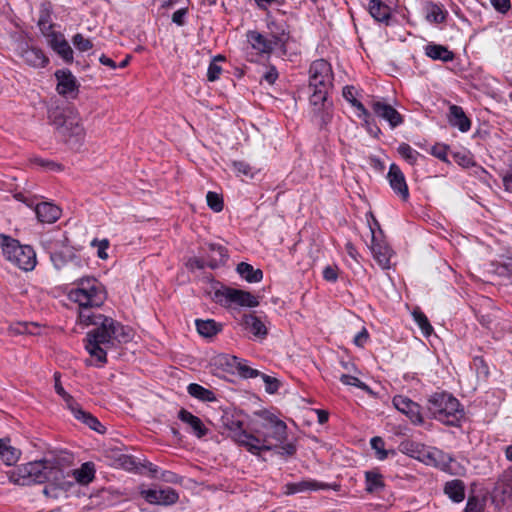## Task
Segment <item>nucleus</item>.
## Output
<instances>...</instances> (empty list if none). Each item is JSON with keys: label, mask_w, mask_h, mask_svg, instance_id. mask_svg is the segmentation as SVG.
I'll return each mask as SVG.
<instances>
[{"label": "nucleus", "mask_w": 512, "mask_h": 512, "mask_svg": "<svg viewBox=\"0 0 512 512\" xmlns=\"http://www.w3.org/2000/svg\"><path fill=\"white\" fill-rule=\"evenodd\" d=\"M68 296L72 302L78 304V323L86 327L95 326V329L86 335L85 348L101 365L107 362L106 355L109 350L115 348L117 344L132 340V329L95 310L101 307L107 298L104 285L96 278H80Z\"/></svg>", "instance_id": "nucleus-1"}, {"label": "nucleus", "mask_w": 512, "mask_h": 512, "mask_svg": "<svg viewBox=\"0 0 512 512\" xmlns=\"http://www.w3.org/2000/svg\"><path fill=\"white\" fill-rule=\"evenodd\" d=\"M231 438L244 446L249 452L259 455L262 451L276 450L281 456H292L296 452L293 443L287 440V425L272 414H266L254 433L242 429L240 421L232 422L229 426Z\"/></svg>", "instance_id": "nucleus-2"}, {"label": "nucleus", "mask_w": 512, "mask_h": 512, "mask_svg": "<svg viewBox=\"0 0 512 512\" xmlns=\"http://www.w3.org/2000/svg\"><path fill=\"white\" fill-rule=\"evenodd\" d=\"M7 477L11 483L18 486L47 482L43 493L54 499L59 498L72 485L54 458H44L17 466L7 472Z\"/></svg>", "instance_id": "nucleus-3"}, {"label": "nucleus", "mask_w": 512, "mask_h": 512, "mask_svg": "<svg viewBox=\"0 0 512 512\" xmlns=\"http://www.w3.org/2000/svg\"><path fill=\"white\" fill-rule=\"evenodd\" d=\"M49 120L70 149L79 150L82 147L86 130L77 110L69 107L52 109L49 112Z\"/></svg>", "instance_id": "nucleus-4"}, {"label": "nucleus", "mask_w": 512, "mask_h": 512, "mask_svg": "<svg viewBox=\"0 0 512 512\" xmlns=\"http://www.w3.org/2000/svg\"><path fill=\"white\" fill-rule=\"evenodd\" d=\"M334 75L330 63L324 59L314 61L309 68V88L311 105H318L326 100L333 87Z\"/></svg>", "instance_id": "nucleus-5"}, {"label": "nucleus", "mask_w": 512, "mask_h": 512, "mask_svg": "<svg viewBox=\"0 0 512 512\" xmlns=\"http://www.w3.org/2000/svg\"><path fill=\"white\" fill-rule=\"evenodd\" d=\"M428 410L435 419L447 425H456L463 417L459 401L445 392H436L429 397Z\"/></svg>", "instance_id": "nucleus-6"}, {"label": "nucleus", "mask_w": 512, "mask_h": 512, "mask_svg": "<svg viewBox=\"0 0 512 512\" xmlns=\"http://www.w3.org/2000/svg\"><path fill=\"white\" fill-rule=\"evenodd\" d=\"M0 246L6 260L24 271L35 268L37 260L34 249L29 245H21L18 240L1 234Z\"/></svg>", "instance_id": "nucleus-7"}, {"label": "nucleus", "mask_w": 512, "mask_h": 512, "mask_svg": "<svg viewBox=\"0 0 512 512\" xmlns=\"http://www.w3.org/2000/svg\"><path fill=\"white\" fill-rule=\"evenodd\" d=\"M370 217L373 220V224L369 222V230L371 233V244L369 248L379 266L383 269H388L390 267L392 251L384 241L383 231L380 229L379 223L373 215H370Z\"/></svg>", "instance_id": "nucleus-8"}, {"label": "nucleus", "mask_w": 512, "mask_h": 512, "mask_svg": "<svg viewBox=\"0 0 512 512\" xmlns=\"http://www.w3.org/2000/svg\"><path fill=\"white\" fill-rule=\"evenodd\" d=\"M215 300L223 306L237 304L242 307H257L259 305L258 297L248 291L225 287L215 292Z\"/></svg>", "instance_id": "nucleus-9"}, {"label": "nucleus", "mask_w": 512, "mask_h": 512, "mask_svg": "<svg viewBox=\"0 0 512 512\" xmlns=\"http://www.w3.org/2000/svg\"><path fill=\"white\" fill-rule=\"evenodd\" d=\"M424 464L433 466L452 475H463L465 468L457 463L449 454L436 447H429Z\"/></svg>", "instance_id": "nucleus-10"}, {"label": "nucleus", "mask_w": 512, "mask_h": 512, "mask_svg": "<svg viewBox=\"0 0 512 512\" xmlns=\"http://www.w3.org/2000/svg\"><path fill=\"white\" fill-rule=\"evenodd\" d=\"M140 495L149 504L153 505H172L179 499L178 493L170 487L141 488Z\"/></svg>", "instance_id": "nucleus-11"}, {"label": "nucleus", "mask_w": 512, "mask_h": 512, "mask_svg": "<svg viewBox=\"0 0 512 512\" xmlns=\"http://www.w3.org/2000/svg\"><path fill=\"white\" fill-rule=\"evenodd\" d=\"M51 261L54 267L58 270L66 268L67 275L72 278L76 276V268H82L84 264L81 259L74 253L68 252H55L51 255Z\"/></svg>", "instance_id": "nucleus-12"}, {"label": "nucleus", "mask_w": 512, "mask_h": 512, "mask_svg": "<svg viewBox=\"0 0 512 512\" xmlns=\"http://www.w3.org/2000/svg\"><path fill=\"white\" fill-rule=\"evenodd\" d=\"M57 78V92L65 97L75 98L78 93V83L69 70H59L55 73Z\"/></svg>", "instance_id": "nucleus-13"}, {"label": "nucleus", "mask_w": 512, "mask_h": 512, "mask_svg": "<svg viewBox=\"0 0 512 512\" xmlns=\"http://www.w3.org/2000/svg\"><path fill=\"white\" fill-rule=\"evenodd\" d=\"M395 408L405 414L414 424H421L423 418L420 413V407L408 397L398 395L393 398Z\"/></svg>", "instance_id": "nucleus-14"}, {"label": "nucleus", "mask_w": 512, "mask_h": 512, "mask_svg": "<svg viewBox=\"0 0 512 512\" xmlns=\"http://www.w3.org/2000/svg\"><path fill=\"white\" fill-rule=\"evenodd\" d=\"M372 109L378 117L386 120L392 128H395L403 122L400 113L389 104L381 101H373Z\"/></svg>", "instance_id": "nucleus-15"}, {"label": "nucleus", "mask_w": 512, "mask_h": 512, "mask_svg": "<svg viewBox=\"0 0 512 512\" xmlns=\"http://www.w3.org/2000/svg\"><path fill=\"white\" fill-rule=\"evenodd\" d=\"M391 188L404 200L409 196L408 186L404 174L396 164H391L387 174Z\"/></svg>", "instance_id": "nucleus-16"}, {"label": "nucleus", "mask_w": 512, "mask_h": 512, "mask_svg": "<svg viewBox=\"0 0 512 512\" xmlns=\"http://www.w3.org/2000/svg\"><path fill=\"white\" fill-rule=\"evenodd\" d=\"M48 43L51 48L66 62H71L73 60L72 48L62 34L52 32L48 35Z\"/></svg>", "instance_id": "nucleus-17"}, {"label": "nucleus", "mask_w": 512, "mask_h": 512, "mask_svg": "<svg viewBox=\"0 0 512 512\" xmlns=\"http://www.w3.org/2000/svg\"><path fill=\"white\" fill-rule=\"evenodd\" d=\"M241 324L256 338L264 339L268 334V329L264 322L253 313L243 315Z\"/></svg>", "instance_id": "nucleus-18"}, {"label": "nucleus", "mask_w": 512, "mask_h": 512, "mask_svg": "<svg viewBox=\"0 0 512 512\" xmlns=\"http://www.w3.org/2000/svg\"><path fill=\"white\" fill-rule=\"evenodd\" d=\"M429 447L416 441L405 440L399 444V451L424 463Z\"/></svg>", "instance_id": "nucleus-19"}, {"label": "nucleus", "mask_w": 512, "mask_h": 512, "mask_svg": "<svg viewBox=\"0 0 512 512\" xmlns=\"http://www.w3.org/2000/svg\"><path fill=\"white\" fill-rule=\"evenodd\" d=\"M22 452L10 443V439H0V460L7 466L15 465L21 458Z\"/></svg>", "instance_id": "nucleus-20"}, {"label": "nucleus", "mask_w": 512, "mask_h": 512, "mask_svg": "<svg viewBox=\"0 0 512 512\" xmlns=\"http://www.w3.org/2000/svg\"><path fill=\"white\" fill-rule=\"evenodd\" d=\"M34 210L38 220L42 223H54L61 215L60 208L48 202L37 204Z\"/></svg>", "instance_id": "nucleus-21"}, {"label": "nucleus", "mask_w": 512, "mask_h": 512, "mask_svg": "<svg viewBox=\"0 0 512 512\" xmlns=\"http://www.w3.org/2000/svg\"><path fill=\"white\" fill-rule=\"evenodd\" d=\"M496 497H500L503 502L512 503V469L506 470L495 488Z\"/></svg>", "instance_id": "nucleus-22"}, {"label": "nucleus", "mask_w": 512, "mask_h": 512, "mask_svg": "<svg viewBox=\"0 0 512 512\" xmlns=\"http://www.w3.org/2000/svg\"><path fill=\"white\" fill-rule=\"evenodd\" d=\"M247 38L252 48L259 53H271L277 46L273 43L272 39L265 37L257 31H250Z\"/></svg>", "instance_id": "nucleus-23"}, {"label": "nucleus", "mask_w": 512, "mask_h": 512, "mask_svg": "<svg viewBox=\"0 0 512 512\" xmlns=\"http://www.w3.org/2000/svg\"><path fill=\"white\" fill-rule=\"evenodd\" d=\"M178 417L182 422L186 423L191 428L192 432L198 438H202L207 434L208 429L205 427L202 420L189 411L181 409L178 413Z\"/></svg>", "instance_id": "nucleus-24"}, {"label": "nucleus", "mask_w": 512, "mask_h": 512, "mask_svg": "<svg viewBox=\"0 0 512 512\" xmlns=\"http://www.w3.org/2000/svg\"><path fill=\"white\" fill-rule=\"evenodd\" d=\"M22 59L35 68L44 67L48 59L43 52L35 47H26L21 50Z\"/></svg>", "instance_id": "nucleus-25"}, {"label": "nucleus", "mask_w": 512, "mask_h": 512, "mask_svg": "<svg viewBox=\"0 0 512 512\" xmlns=\"http://www.w3.org/2000/svg\"><path fill=\"white\" fill-rule=\"evenodd\" d=\"M271 39L277 48H284L289 39V31L284 23L271 21L268 25Z\"/></svg>", "instance_id": "nucleus-26"}, {"label": "nucleus", "mask_w": 512, "mask_h": 512, "mask_svg": "<svg viewBox=\"0 0 512 512\" xmlns=\"http://www.w3.org/2000/svg\"><path fill=\"white\" fill-rule=\"evenodd\" d=\"M450 124L457 127L462 132H467L470 129V120L465 116L461 107L452 105L450 106Z\"/></svg>", "instance_id": "nucleus-27"}, {"label": "nucleus", "mask_w": 512, "mask_h": 512, "mask_svg": "<svg viewBox=\"0 0 512 512\" xmlns=\"http://www.w3.org/2000/svg\"><path fill=\"white\" fill-rule=\"evenodd\" d=\"M342 95L349 103H351L352 106L360 111L359 116L363 117L365 123L368 125L370 114L364 105L356 99V89L353 86H345L343 88Z\"/></svg>", "instance_id": "nucleus-28"}, {"label": "nucleus", "mask_w": 512, "mask_h": 512, "mask_svg": "<svg viewBox=\"0 0 512 512\" xmlns=\"http://www.w3.org/2000/svg\"><path fill=\"white\" fill-rule=\"evenodd\" d=\"M326 488V485L319 484L316 481L312 480H305L298 483H289L285 485V494L286 495H292L308 490H318V489H324Z\"/></svg>", "instance_id": "nucleus-29"}, {"label": "nucleus", "mask_w": 512, "mask_h": 512, "mask_svg": "<svg viewBox=\"0 0 512 512\" xmlns=\"http://www.w3.org/2000/svg\"><path fill=\"white\" fill-rule=\"evenodd\" d=\"M445 494L454 502H461L465 498V485L461 480L449 481L444 487Z\"/></svg>", "instance_id": "nucleus-30"}, {"label": "nucleus", "mask_w": 512, "mask_h": 512, "mask_svg": "<svg viewBox=\"0 0 512 512\" xmlns=\"http://www.w3.org/2000/svg\"><path fill=\"white\" fill-rule=\"evenodd\" d=\"M425 53L433 60H441L443 62L451 61L454 58L453 52L449 51L446 47L437 44L427 45Z\"/></svg>", "instance_id": "nucleus-31"}, {"label": "nucleus", "mask_w": 512, "mask_h": 512, "mask_svg": "<svg viewBox=\"0 0 512 512\" xmlns=\"http://www.w3.org/2000/svg\"><path fill=\"white\" fill-rule=\"evenodd\" d=\"M95 474L94 465L91 462H86L80 468L73 470V478L80 484L90 483Z\"/></svg>", "instance_id": "nucleus-32"}, {"label": "nucleus", "mask_w": 512, "mask_h": 512, "mask_svg": "<svg viewBox=\"0 0 512 512\" xmlns=\"http://www.w3.org/2000/svg\"><path fill=\"white\" fill-rule=\"evenodd\" d=\"M237 272L250 283L259 282L263 278V273L260 269H254L250 264L245 262H241L237 265Z\"/></svg>", "instance_id": "nucleus-33"}, {"label": "nucleus", "mask_w": 512, "mask_h": 512, "mask_svg": "<svg viewBox=\"0 0 512 512\" xmlns=\"http://www.w3.org/2000/svg\"><path fill=\"white\" fill-rule=\"evenodd\" d=\"M197 331L204 337H213L221 331L222 325L215 322L214 320H196L195 321Z\"/></svg>", "instance_id": "nucleus-34"}, {"label": "nucleus", "mask_w": 512, "mask_h": 512, "mask_svg": "<svg viewBox=\"0 0 512 512\" xmlns=\"http://www.w3.org/2000/svg\"><path fill=\"white\" fill-rule=\"evenodd\" d=\"M70 410L74 414L76 419L81 420L91 429L100 432V427H102L100 422L89 413L83 411L77 403L74 404V408H70Z\"/></svg>", "instance_id": "nucleus-35"}, {"label": "nucleus", "mask_w": 512, "mask_h": 512, "mask_svg": "<svg viewBox=\"0 0 512 512\" xmlns=\"http://www.w3.org/2000/svg\"><path fill=\"white\" fill-rule=\"evenodd\" d=\"M369 12L379 22L386 21L390 15L389 7L380 0H371L369 2Z\"/></svg>", "instance_id": "nucleus-36"}, {"label": "nucleus", "mask_w": 512, "mask_h": 512, "mask_svg": "<svg viewBox=\"0 0 512 512\" xmlns=\"http://www.w3.org/2000/svg\"><path fill=\"white\" fill-rule=\"evenodd\" d=\"M187 391L192 397L202 401L212 402L216 400V396L211 390L196 383L190 384L187 387Z\"/></svg>", "instance_id": "nucleus-37"}, {"label": "nucleus", "mask_w": 512, "mask_h": 512, "mask_svg": "<svg viewBox=\"0 0 512 512\" xmlns=\"http://www.w3.org/2000/svg\"><path fill=\"white\" fill-rule=\"evenodd\" d=\"M312 106H313L314 114L320 118L321 123L323 125L328 124L332 117V114H331L332 104L329 103L326 99L323 101V103L318 104V105H312Z\"/></svg>", "instance_id": "nucleus-38"}, {"label": "nucleus", "mask_w": 512, "mask_h": 512, "mask_svg": "<svg viewBox=\"0 0 512 512\" xmlns=\"http://www.w3.org/2000/svg\"><path fill=\"white\" fill-rule=\"evenodd\" d=\"M9 332L13 335L20 334H38V325L36 323L19 322L9 327Z\"/></svg>", "instance_id": "nucleus-39"}, {"label": "nucleus", "mask_w": 512, "mask_h": 512, "mask_svg": "<svg viewBox=\"0 0 512 512\" xmlns=\"http://www.w3.org/2000/svg\"><path fill=\"white\" fill-rule=\"evenodd\" d=\"M231 360V366L235 367L242 377L254 378L260 375L258 370L251 368L245 362L240 361L237 357H232Z\"/></svg>", "instance_id": "nucleus-40"}, {"label": "nucleus", "mask_w": 512, "mask_h": 512, "mask_svg": "<svg viewBox=\"0 0 512 512\" xmlns=\"http://www.w3.org/2000/svg\"><path fill=\"white\" fill-rule=\"evenodd\" d=\"M426 19L433 23H442L445 20V12L436 4L429 3L425 6Z\"/></svg>", "instance_id": "nucleus-41"}, {"label": "nucleus", "mask_w": 512, "mask_h": 512, "mask_svg": "<svg viewBox=\"0 0 512 512\" xmlns=\"http://www.w3.org/2000/svg\"><path fill=\"white\" fill-rule=\"evenodd\" d=\"M384 487L382 476L376 472H366V490L370 493L378 492Z\"/></svg>", "instance_id": "nucleus-42"}, {"label": "nucleus", "mask_w": 512, "mask_h": 512, "mask_svg": "<svg viewBox=\"0 0 512 512\" xmlns=\"http://www.w3.org/2000/svg\"><path fill=\"white\" fill-rule=\"evenodd\" d=\"M412 316L418 324L424 336L429 337L433 333V327L429 323L427 317L420 310H414Z\"/></svg>", "instance_id": "nucleus-43"}, {"label": "nucleus", "mask_w": 512, "mask_h": 512, "mask_svg": "<svg viewBox=\"0 0 512 512\" xmlns=\"http://www.w3.org/2000/svg\"><path fill=\"white\" fill-rule=\"evenodd\" d=\"M398 153L411 165H413L418 157V152L406 143H402L398 147Z\"/></svg>", "instance_id": "nucleus-44"}, {"label": "nucleus", "mask_w": 512, "mask_h": 512, "mask_svg": "<svg viewBox=\"0 0 512 512\" xmlns=\"http://www.w3.org/2000/svg\"><path fill=\"white\" fill-rule=\"evenodd\" d=\"M209 248L215 254V257H213L211 262L209 263V266L214 268L218 266V264L223 263L225 261V259L227 258V253L223 247L217 246L215 244H210Z\"/></svg>", "instance_id": "nucleus-45"}, {"label": "nucleus", "mask_w": 512, "mask_h": 512, "mask_svg": "<svg viewBox=\"0 0 512 512\" xmlns=\"http://www.w3.org/2000/svg\"><path fill=\"white\" fill-rule=\"evenodd\" d=\"M54 379H55L54 386H55V390H56L57 394L63 398V400L66 402V405L69 409L74 408V404H76V402L74 401L73 397L71 395H69L62 387L59 374L56 373L54 375Z\"/></svg>", "instance_id": "nucleus-46"}, {"label": "nucleus", "mask_w": 512, "mask_h": 512, "mask_svg": "<svg viewBox=\"0 0 512 512\" xmlns=\"http://www.w3.org/2000/svg\"><path fill=\"white\" fill-rule=\"evenodd\" d=\"M207 205L215 212H220L223 209L222 197L212 191H209L206 195Z\"/></svg>", "instance_id": "nucleus-47"}, {"label": "nucleus", "mask_w": 512, "mask_h": 512, "mask_svg": "<svg viewBox=\"0 0 512 512\" xmlns=\"http://www.w3.org/2000/svg\"><path fill=\"white\" fill-rule=\"evenodd\" d=\"M72 43L81 52L88 51L93 47L92 42L79 33L74 35Z\"/></svg>", "instance_id": "nucleus-48"}, {"label": "nucleus", "mask_w": 512, "mask_h": 512, "mask_svg": "<svg viewBox=\"0 0 512 512\" xmlns=\"http://www.w3.org/2000/svg\"><path fill=\"white\" fill-rule=\"evenodd\" d=\"M340 381L345 384V385H351V386H356L368 393H371V390L370 388L365 384L363 383L362 381H360L357 377H354V376H351V375H347V374H343L341 375L340 377Z\"/></svg>", "instance_id": "nucleus-49"}, {"label": "nucleus", "mask_w": 512, "mask_h": 512, "mask_svg": "<svg viewBox=\"0 0 512 512\" xmlns=\"http://www.w3.org/2000/svg\"><path fill=\"white\" fill-rule=\"evenodd\" d=\"M371 446L376 451V455L379 460L387 458L388 451L384 449V441L381 437H373L371 439Z\"/></svg>", "instance_id": "nucleus-50"}, {"label": "nucleus", "mask_w": 512, "mask_h": 512, "mask_svg": "<svg viewBox=\"0 0 512 512\" xmlns=\"http://www.w3.org/2000/svg\"><path fill=\"white\" fill-rule=\"evenodd\" d=\"M91 245L94 247H97V255L100 259L105 260L108 258V254H107L106 250L109 247V242L107 239H103V240L94 239L91 242Z\"/></svg>", "instance_id": "nucleus-51"}, {"label": "nucleus", "mask_w": 512, "mask_h": 512, "mask_svg": "<svg viewBox=\"0 0 512 512\" xmlns=\"http://www.w3.org/2000/svg\"><path fill=\"white\" fill-rule=\"evenodd\" d=\"M262 379L266 385L265 389L268 393H275L279 388V381L276 378L262 374Z\"/></svg>", "instance_id": "nucleus-52"}, {"label": "nucleus", "mask_w": 512, "mask_h": 512, "mask_svg": "<svg viewBox=\"0 0 512 512\" xmlns=\"http://www.w3.org/2000/svg\"><path fill=\"white\" fill-rule=\"evenodd\" d=\"M222 68L215 62H211L208 71H207V78L209 81H215L219 78L221 74Z\"/></svg>", "instance_id": "nucleus-53"}, {"label": "nucleus", "mask_w": 512, "mask_h": 512, "mask_svg": "<svg viewBox=\"0 0 512 512\" xmlns=\"http://www.w3.org/2000/svg\"><path fill=\"white\" fill-rule=\"evenodd\" d=\"M369 339V333L366 328L362 330L354 337V344L358 347H363Z\"/></svg>", "instance_id": "nucleus-54"}, {"label": "nucleus", "mask_w": 512, "mask_h": 512, "mask_svg": "<svg viewBox=\"0 0 512 512\" xmlns=\"http://www.w3.org/2000/svg\"><path fill=\"white\" fill-rule=\"evenodd\" d=\"M483 506L476 498H469L465 512H482Z\"/></svg>", "instance_id": "nucleus-55"}, {"label": "nucleus", "mask_w": 512, "mask_h": 512, "mask_svg": "<svg viewBox=\"0 0 512 512\" xmlns=\"http://www.w3.org/2000/svg\"><path fill=\"white\" fill-rule=\"evenodd\" d=\"M160 479L167 483L177 484L181 482V477L171 471H164L161 473Z\"/></svg>", "instance_id": "nucleus-56"}, {"label": "nucleus", "mask_w": 512, "mask_h": 512, "mask_svg": "<svg viewBox=\"0 0 512 512\" xmlns=\"http://www.w3.org/2000/svg\"><path fill=\"white\" fill-rule=\"evenodd\" d=\"M432 155L442 161H447V148L444 145H435L431 149Z\"/></svg>", "instance_id": "nucleus-57"}, {"label": "nucleus", "mask_w": 512, "mask_h": 512, "mask_svg": "<svg viewBox=\"0 0 512 512\" xmlns=\"http://www.w3.org/2000/svg\"><path fill=\"white\" fill-rule=\"evenodd\" d=\"M233 167L237 172L243 175L252 176L251 167L243 161L233 162Z\"/></svg>", "instance_id": "nucleus-58"}, {"label": "nucleus", "mask_w": 512, "mask_h": 512, "mask_svg": "<svg viewBox=\"0 0 512 512\" xmlns=\"http://www.w3.org/2000/svg\"><path fill=\"white\" fill-rule=\"evenodd\" d=\"M323 277L325 280L334 282L337 280L338 277V269L333 266H327L323 270Z\"/></svg>", "instance_id": "nucleus-59"}, {"label": "nucleus", "mask_w": 512, "mask_h": 512, "mask_svg": "<svg viewBox=\"0 0 512 512\" xmlns=\"http://www.w3.org/2000/svg\"><path fill=\"white\" fill-rule=\"evenodd\" d=\"M491 4L501 13H505L510 8L509 0H490Z\"/></svg>", "instance_id": "nucleus-60"}, {"label": "nucleus", "mask_w": 512, "mask_h": 512, "mask_svg": "<svg viewBox=\"0 0 512 512\" xmlns=\"http://www.w3.org/2000/svg\"><path fill=\"white\" fill-rule=\"evenodd\" d=\"M205 266V263L203 262V260L199 259V258H190L187 262V267L189 269H202L204 268Z\"/></svg>", "instance_id": "nucleus-61"}, {"label": "nucleus", "mask_w": 512, "mask_h": 512, "mask_svg": "<svg viewBox=\"0 0 512 512\" xmlns=\"http://www.w3.org/2000/svg\"><path fill=\"white\" fill-rule=\"evenodd\" d=\"M260 9L267 10L272 4H281L280 0H254Z\"/></svg>", "instance_id": "nucleus-62"}, {"label": "nucleus", "mask_w": 512, "mask_h": 512, "mask_svg": "<svg viewBox=\"0 0 512 512\" xmlns=\"http://www.w3.org/2000/svg\"><path fill=\"white\" fill-rule=\"evenodd\" d=\"M185 15V10L180 9L173 13L172 20L173 22L181 25L183 23V17Z\"/></svg>", "instance_id": "nucleus-63"}, {"label": "nucleus", "mask_w": 512, "mask_h": 512, "mask_svg": "<svg viewBox=\"0 0 512 512\" xmlns=\"http://www.w3.org/2000/svg\"><path fill=\"white\" fill-rule=\"evenodd\" d=\"M503 185L506 191H512V173L503 176Z\"/></svg>", "instance_id": "nucleus-64"}]
</instances>
